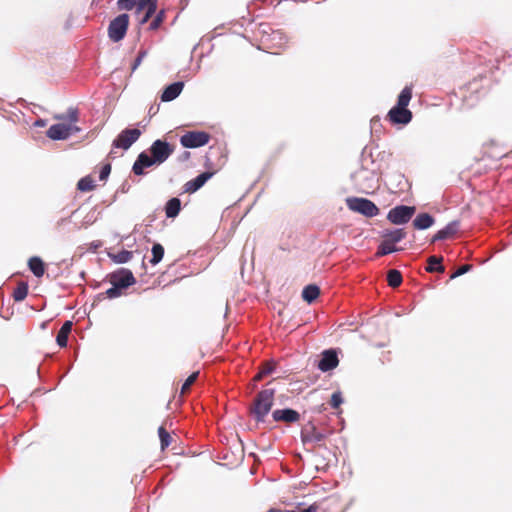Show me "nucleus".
I'll list each match as a JSON object with an SVG mask.
<instances>
[{
    "label": "nucleus",
    "instance_id": "nucleus-16",
    "mask_svg": "<svg viewBox=\"0 0 512 512\" xmlns=\"http://www.w3.org/2000/svg\"><path fill=\"white\" fill-rule=\"evenodd\" d=\"M272 418L275 422L295 423L299 421L300 414L292 408H283L274 410Z\"/></svg>",
    "mask_w": 512,
    "mask_h": 512
},
{
    "label": "nucleus",
    "instance_id": "nucleus-39",
    "mask_svg": "<svg viewBox=\"0 0 512 512\" xmlns=\"http://www.w3.org/2000/svg\"><path fill=\"white\" fill-rule=\"evenodd\" d=\"M344 402V399H343V396H342V393L341 391H335L332 395H331V400H330V404L333 408L337 409L339 408V406Z\"/></svg>",
    "mask_w": 512,
    "mask_h": 512
},
{
    "label": "nucleus",
    "instance_id": "nucleus-52",
    "mask_svg": "<svg viewBox=\"0 0 512 512\" xmlns=\"http://www.w3.org/2000/svg\"><path fill=\"white\" fill-rule=\"evenodd\" d=\"M35 125L38 126V127H43L46 125V121L43 120V119H38L36 122H35Z\"/></svg>",
    "mask_w": 512,
    "mask_h": 512
},
{
    "label": "nucleus",
    "instance_id": "nucleus-7",
    "mask_svg": "<svg viewBox=\"0 0 512 512\" xmlns=\"http://www.w3.org/2000/svg\"><path fill=\"white\" fill-rule=\"evenodd\" d=\"M210 134L206 131H188L180 137V144L184 148L194 149L209 143Z\"/></svg>",
    "mask_w": 512,
    "mask_h": 512
},
{
    "label": "nucleus",
    "instance_id": "nucleus-13",
    "mask_svg": "<svg viewBox=\"0 0 512 512\" xmlns=\"http://www.w3.org/2000/svg\"><path fill=\"white\" fill-rule=\"evenodd\" d=\"M154 165H159L158 162L153 158L150 154H147L145 151L139 153L137 156L133 166L132 172L137 176H142L145 174L144 169L152 167Z\"/></svg>",
    "mask_w": 512,
    "mask_h": 512
},
{
    "label": "nucleus",
    "instance_id": "nucleus-2",
    "mask_svg": "<svg viewBox=\"0 0 512 512\" xmlns=\"http://www.w3.org/2000/svg\"><path fill=\"white\" fill-rule=\"evenodd\" d=\"M275 389H263L257 393L250 407V414L257 423H263L274 404Z\"/></svg>",
    "mask_w": 512,
    "mask_h": 512
},
{
    "label": "nucleus",
    "instance_id": "nucleus-36",
    "mask_svg": "<svg viewBox=\"0 0 512 512\" xmlns=\"http://www.w3.org/2000/svg\"><path fill=\"white\" fill-rule=\"evenodd\" d=\"M198 376H199V371H196V372H193L192 374H190L186 378V380L184 381V383L182 384V387H181L182 394L187 393L189 391L190 387L195 383Z\"/></svg>",
    "mask_w": 512,
    "mask_h": 512
},
{
    "label": "nucleus",
    "instance_id": "nucleus-8",
    "mask_svg": "<svg viewBox=\"0 0 512 512\" xmlns=\"http://www.w3.org/2000/svg\"><path fill=\"white\" fill-rule=\"evenodd\" d=\"M141 134L142 132L138 128H126L113 140L112 146L114 148L128 150L139 139Z\"/></svg>",
    "mask_w": 512,
    "mask_h": 512
},
{
    "label": "nucleus",
    "instance_id": "nucleus-15",
    "mask_svg": "<svg viewBox=\"0 0 512 512\" xmlns=\"http://www.w3.org/2000/svg\"><path fill=\"white\" fill-rule=\"evenodd\" d=\"M46 135L54 141L66 140L71 136V128L64 123L53 124L47 130Z\"/></svg>",
    "mask_w": 512,
    "mask_h": 512
},
{
    "label": "nucleus",
    "instance_id": "nucleus-24",
    "mask_svg": "<svg viewBox=\"0 0 512 512\" xmlns=\"http://www.w3.org/2000/svg\"><path fill=\"white\" fill-rule=\"evenodd\" d=\"M165 214L167 218H175L181 210V201L177 197L170 198L165 204Z\"/></svg>",
    "mask_w": 512,
    "mask_h": 512
},
{
    "label": "nucleus",
    "instance_id": "nucleus-47",
    "mask_svg": "<svg viewBox=\"0 0 512 512\" xmlns=\"http://www.w3.org/2000/svg\"><path fill=\"white\" fill-rule=\"evenodd\" d=\"M273 34H274L273 39H276L278 37L280 40V44L287 43V36L283 32L276 31Z\"/></svg>",
    "mask_w": 512,
    "mask_h": 512
},
{
    "label": "nucleus",
    "instance_id": "nucleus-43",
    "mask_svg": "<svg viewBox=\"0 0 512 512\" xmlns=\"http://www.w3.org/2000/svg\"><path fill=\"white\" fill-rule=\"evenodd\" d=\"M471 269H472V265H469V264L462 265L455 272L452 273V275L450 276V279H455V278L469 272Z\"/></svg>",
    "mask_w": 512,
    "mask_h": 512
},
{
    "label": "nucleus",
    "instance_id": "nucleus-19",
    "mask_svg": "<svg viewBox=\"0 0 512 512\" xmlns=\"http://www.w3.org/2000/svg\"><path fill=\"white\" fill-rule=\"evenodd\" d=\"M380 236L383 238V240L395 245L396 243L405 239L406 232L402 228L384 229L380 232Z\"/></svg>",
    "mask_w": 512,
    "mask_h": 512
},
{
    "label": "nucleus",
    "instance_id": "nucleus-58",
    "mask_svg": "<svg viewBox=\"0 0 512 512\" xmlns=\"http://www.w3.org/2000/svg\"><path fill=\"white\" fill-rule=\"evenodd\" d=\"M80 277H81L82 279H84V277H85V272H84V271H82V272L80 273Z\"/></svg>",
    "mask_w": 512,
    "mask_h": 512
},
{
    "label": "nucleus",
    "instance_id": "nucleus-31",
    "mask_svg": "<svg viewBox=\"0 0 512 512\" xmlns=\"http://www.w3.org/2000/svg\"><path fill=\"white\" fill-rule=\"evenodd\" d=\"M57 120H68L71 123H76L79 120V112L77 108L69 107L66 114L55 115Z\"/></svg>",
    "mask_w": 512,
    "mask_h": 512
},
{
    "label": "nucleus",
    "instance_id": "nucleus-46",
    "mask_svg": "<svg viewBox=\"0 0 512 512\" xmlns=\"http://www.w3.org/2000/svg\"><path fill=\"white\" fill-rule=\"evenodd\" d=\"M393 177L395 178V180L398 182V187L400 190H403L404 187L402 186V182H406L405 178H404V175L401 174V173H396L393 175Z\"/></svg>",
    "mask_w": 512,
    "mask_h": 512
},
{
    "label": "nucleus",
    "instance_id": "nucleus-48",
    "mask_svg": "<svg viewBox=\"0 0 512 512\" xmlns=\"http://www.w3.org/2000/svg\"><path fill=\"white\" fill-rule=\"evenodd\" d=\"M191 153L189 151H184L182 154L178 156L179 162H186L190 159Z\"/></svg>",
    "mask_w": 512,
    "mask_h": 512
},
{
    "label": "nucleus",
    "instance_id": "nucleus-57",
    "mask_svg": "<svg viewBox=\"0 0 512 512\" xmlns=\"http://www.w3.org/2000/svg\"><path fill=\"white\" fill-rule=\"evenodd\" d=\"M142 267L145 268L146 267V264H145V257H143V260H142Z\"/></svg>",
    "mask_w": 512,
    "mask_h": 512
},
{
    "label": "nucleus",
    "instance_id": "nucleus-53",
    "mask_svg": "<svg viewBox=\"0 0 512 512\" xmlns=\"http://www.w3.org/2000/svg\"><path fill=\"white\" fill-rule=\"evenodd\" d=\"M158 107L154 108L153 106L150 107L149 109V114L152 116V115H155L158 111Z\"/></svg>",
    "mask_w": 512,
    "mask_h": 512
},
{
    "label": "nucleus",
    "instance_id": "nucleus-55",
    "mask_svg": "<svg viewBox=\"0 0 512 512\" xmlns=\"http://www.w3.org/2000/svg\"><path fill=\"white\" fill-rule=\"evenodd\" d=\"M379 122V119H372L371 120V124L374 126L376 123Z\"/></svg>",
    "mask_w": 512,
    "mask_h": 512
},
{
    "label": "nucleus",
    "instance_id": "nucleus-27",
    "mask_svg": "<svg viewBox=\"0 0 512 512\" xmlns=\"http://www.w3.org/2000/svg\"><path fill=\"white\" fill-rule=\"evenodd\" d=\"M108 256L116 264H125L130 261L133 256V252L122 249L118 253H109Z\"/></svg>",
    "mask_w": 512,
    "mask_h": 512
},
{
    "label": "nucleus",
    "instance_id": "nucleus-50",
    "mask_svg": "<svg viewBox=\"0 0 512 512\" xmlns=\"http://www.w3.org/2000/svg\"><path fill=\"white\" fill-rule=\"evenodd\" d=\"M135 7H136V11L135 12H136L137 15H139L143 10L146 11V6L143 3H141L140 1L136 0Z\"/></svg>",
    "mask_w": 512,
    "mask_h": 512
},
{
    "label": "nucleus",
    "instance_id": "nucleus-5",
    "mask_svg": "<svg viewBox=\"0 0 512 512\" xmlns=\"http://www.w3.org/2000/svg\"><path fill=\"white\" fill-rule=\"evenodd\" d=\"M416 212L415 206H408L404 204L396 205L391 208L387 213V220L394 225L407 224Z\"/></svg>",
    "mask_w": 512,
    "mask_h": 512
},
{
    "label": "nucleus",
    "instance_id": "nucleus-34",
    "mask_svg": "<svg viewBox=\"0 0 512 512\" xmlns=\"http://www.w3.org/2000/svg\"><path fill=\"white\" fill-rule=\"evenodd\" d=\"M158 436L160 439L161 449L164 450L165 448H167L170 445L171 436H170L169 432L163 426H160L158 428Z\"/></svg>",
    "mask_w": 512,
    "mask_h": 512
},
{
    "label": "nucleus",
    "instance_id": "nucleus-56",
    "mask_svg": "<svg viewBox=\"0 0 512 512\" xmlns=\"http://www.w3.org/2000/svg\"><path fill=\"white\" fill-rule=\"evenodd\" d=\"M99 287H100V283H99V282H97L96 284H94V285H93V288H94V289H97V288H99Z\"/></svg>",
    "mask_w": 512,
    "mask_h": 512
},
{
    "label": "nucleus",
    "instance_id": "nucleus-35",
    "mask_svg": "<svg viewBox=\"0 0 512 512\" xmlns=\"http://www.w3.org/2000/svg\"><path fill=\"white\" fill-rule=\"evenodd\" d=\"M275 370V365L273 363H266L262 366L259 372L255 375L254 380L259 381L263 377L270 375Z\"/></svg>",
    "mask_w": 512,
    "mask_h": 512
},
{
    "label": "nucleus",
    "instance_id": "nucleus-14",
    "mask_svg": "<svg viewBox=\"0 0 512 512\" xmlns=\"http://www.w3.org/2000/svg\"><path fill=\"white\" fill-rule=\"evenodd\" d=\"M214 174V171H204L200 173L195 178L185 183L184 192L195 193L200 188H202L205 183L213 177Z\"/></svg>",
    "mask_w": 512,
    "mask_h": 512
},
{
    "label": "nucleus",
    "instance_id": "nucleus-22",
    "mask_svg": "<svg viewBox=\"0 0 512 512\" xmlns=\"http://www.w3.org/2000/svg\"><path fill=\"white\" fill-rule=\"evenodd\" d=\"M28 268L37 278L42 277L45 273V263L39 256H32L29 258Z\"/></svg>",
    "mask_w": 512,
    "mask_h": 512
},
{
    "label": "nucleus",
    "instance_id": "nucleus-30",
    "mask_svg": "<svg viewBox=\"0 0 512 512\" xmlns=\"http://www.w3.org/2000/svg\"><path fill=\"white\" fill-rule=\"evenodd\" d=\"M402 274L399 270L391 269L387 272V282L392 288H396L402 283Z\"/></svg>",
    "mask_w": 512,
    "mask_h": 512
},
{
    "label": "nucleus",
    "instance_id": "nucleus-6",
    "mask_svg": "<svg viewBox=\"0 0 512 512\" xmlns=\"http://www.w3.org/2000/svg\"><path fill=\"white\" fill-rule=\"evenodd\" d=\"M129 15L126 13L120 14L115 17L108 26V36L113 42L121 41L128 29Z\"/></svg>",
    "mask_w": 512,
    "mask_h": 512
},
{
    "label": "nucleus",
    "instance_id": "nucleus-38",
    "mask_svg": "<svg viewBox=\"0 0 512 512\" xmlns=\"http://www.w3.org/2000/svg\"><path fill=\"white\" fill-rule=\"evenodd\" d=\"M318 508H319V506L316 503H313L305 509H300L299 507L297 510H279V509L271 508L267 512H316L318 510Z\"/></svg>",
    "mask_w": 512,
    "mask_h": 512
},
{
    "label": "nucleus",
    "instance_id": "nucleus-44",
    "mask_svg": "<svg viewBox=\"0 0 512 512\" xmlns=\"http://www.w3.org/2000/svg\"><path fill=\"white\" fill-rule=\"evenodd\" d=\"M156 13V10H152V8H148L146 9V11L144 12V14L141 16V18H139L138 22H139V25H144L146 24L150 18L152 16H154V14Z\"/></svg>",
    "mask_w": 512,
    "mask_h": 512
},
{
    "label": "nucleus",
    "instance_id": "nucleus-37",
    "mask_svg": "<svg viewBox=\"0 0 512 512\" xmlns=\"http://www.w3.org/2000/svg\"><path fill=\"white\" fill-rule=\"evenodd\" d=\"M154 15V19L149 24V30L151 31L157 30L160 27L165 18V11L161 10L158 13H155Z\"/></svg>",
    "mask_w": 512,
    "mask_h": 512
},
{
    "label": "nucleus",
    "instance_id": "nucleus-3",
    "mask_svg": "<svg viewBox=\"0 0 512 512\" xmlns=\"http://www.w3.org/2000/svg\"><path fill=\"white\" fill-rule=\"evenodd\" d=\"M356 189L365 194H371L379 187V178L374 169L361 166L358 170L351 174Z\"/></svg>",
    "mask_w": 512,
    "mask_h": 512
},
{
    "label": "nucleus",
    "instance_id": "nucleus-40",
    "mask_svg": "<svg viewBox=\"0 0 512 512\" xmlns=\"http://www.w3.org/2000/svg\"><path fill=\"white\" fill-rule=\"evenodd\" d=\"M136 5V0H118L117 7L120 10H132Z\"/></svg>",
    "mask_w": 512,
    "mask_h": 512
},
{
    "label": "nucleus",
    "instance_id": "nucleus-18",
    "mask_svg": "<svg viewBox=\"0 0 512 512\" xmlns=\"http://www.w3.org/2000/svg\"><path fill=\"white\" fill-rule=\"evenodd\" d=\"M184 88V82L183 81H176L169 85H167L161 96L160 99L162 102H171L175 100L182 92Z\"/></svg>",
    "mask_w": 512,
    "mask_h": 512
},
{
    "label": "nucleus",
    "instance_id": "nucleus-49",
    "mask_svg": "<svg viewBox=\"0 0 512 512\" xmlns=\"http://www.w3.org/2000/svg\"><path fill=\"white\" fill-rule=\"evenodd\" d=\"M130 183L127 181H124L121 186L119 187V190L121 193H127L130 190Z\"/></svg>",
    "mask_w": 512,
    "mask_h": 512
},
{
    "label": "nucleus",
    "instance_id": "nucleus-10",
    "mask_svg": "<svg viewBox=\"0 0 512 512\" xmlns=\"http://www.w3.org/2000/svg\"><path fill=\"white\" fill-rule=\"evenodd\" d=\"M339 350L336 348L325 349L321 352L317 362V368L321 372H329L339 365Z\"/></svg>",
    "mask_w": 512,
    "mask_h": 512
},
{
    "label": "nucleus",
    "instance_id": "nucleus-45",
    "mask_svg": "<svg viewBox=\"0 0 512 512\" xmlns=\"http://www.w3.org/2000/svg\"><path fill=\"white\" fill-rule=\"evenodd\" d=\"M75 213H76V210H75V211H73L69 217H62V218H60V219L56 222V224H55V228H56L57 230H59V231H60L61 227H62L64 224H66L67 222H69V221H70L71 216H73Z\"/></svg>",
    "mask_w": 512,
    "mask_h": 512
},
{
    "label": "nucleus",
    "instance_id": "nucleus-33",
    "mask_svg": "<svg viewBox=\"0 0 512 512\" xmlns=\"http://www.w3.org/2000/svg\"><path fill=\"white\" fill-rule=\"evenodd\" d=\"M94 187V181L90 176L82 177L77 183V189L81 192L91 191Z\"/></svg>",
    "mask_w": 512,
    "mask_h": 512
},
{
    "label": "nucleus",
    "instance_id": "nucleus-11",
    "mask_svg": "<svg viewBox=\"0 0 512 512\" xmlns=\"http://www.w3.org/2000/svg\"><path fill=\"white\" fill-rule=\"evenodd\" d=\"M413 118L412 112L408 108H399L394 105L387 114V119L393 125H407Z\"/></svg>",
    "mask_w": 512,
    "mask_h": 512
},
{
    "label": "nucleus",
    "instance_id": "nucleus-32",
    "mask_svg": "<svg viewBox=\"0 0 512 512\" xmlns=\"http://www.w3.org/2000/svg\"><path fill=\"white\" fill-rule=\"evenodd\" d=\"M28 295V284L21 282L13 292V299L16 302L23 301Z\"/></svg>",
    "mask_w": 512,
    "mask_h": 512
},
{
    "label": "nucleus",
    "instance_id": "nucleus-54",
    "mask_svg": "<svg viewBox=\"0 0 512 512\" xmlns=\"http://www.w3.org/2000/svg\"><path fill=\"white\" fill-rule=\"evenodd\" d=\"M100 245H101L100 243L93 242L92 243V249L96 250V249H98L100 247Z\"/></svg>",
    "mask_w": 512,
    "mask_h": 512
},
{
    "label": "nucleus",
    "instance_id": "nucleus-12",
    "mask_svg": "<svg viewBox=\"0 0 512 512\" xmlns=\"http://www.w3.org/2000/svg\"><path fill=\"white\" fill-rule=\"evenodd\" d=\"M300 437L303 444L320 443L326 439L327 434L318 431L316 426L312 422H309L302 428Z\"/></svg>",
    "mask_w": 512,
    "mask_h": 512
},
{
    "label": "nucleus",
    "instance_id": "nucleus-26",
    "mask_svg": "<svg viewBox=\"0 0 512 512\" xmlns=\"http://www.w3.org/2000/svg\"><path fill=\"white\" fill-rule=\"evenodd\" d=\"M412 98V88L405 86L397 98L396 106L399 108H407Z\"/></svg>",
    "mask_w": 512,
    "mask_h": 512
},
{
    "label": "nucleus",
    "instance_id": "nucleus-42",
    "mask_svg": "<svg viewBox=\"0 0 512 512\" xmlns=\"http://www.w3.org/2000/svg\"><path fill=\"white\" fill-rule=\"evenodd\" d=\"M110 173H111V164L110 163L104 164L101 167L100 172H99V180L100 181L107 180Z\"/></svg>",
    "mask_w": 512,
    "mask_h": 512
},
{
    "label": "nucleus",
    "instance_id": "nucleus-41",
    "mask_svg": "<svg viewBox=\"0 0 512 512\" xmlns=\"http://www.w3.org/2000/svg\"><path fill=\"white\" fill-rule=\"evenodd\" d=\"M146 55H147V50H145V49H141L138 52V55L135 58L134 62L132 63V66H131L132 72H134L140 66V64L142 63L143 59L146 57Z\"/></svg>",
    "mask_w": 512,
    "mask_h": 512
},
{
    "label": "nucleus",
    "instance_id": "nucleus-23",
    "mask_svg": "<svg viewBox=\"0 0 512 512\" xmlns=\"http://www.w3.org/2000/svg\"><path fill=\"white\" fill-rule=\"evenodd\" d=\"M426 271L429 273H444L443 257L436 255L428 257Z\"/></svg>",
    "mask_w": 512,
    "mask_h": 512
},
{
    "label": "nucleus",
    "instance_id": "nucleus-29",
    "mask_svg": "<svg viewBox=\"0 0 512 512\" xmlns=\"http://www.w3.org/2000/svg\"><path fill=\"white\" fill-rule=\"evenodd\" d=\"M152 257L150 259V263L152 265H157L160 263L164 257V247L160 243H154L151 248Z\"/></svg>",
    "mask_w": 512,
    "mask_h": 512
},
{
    "label": "nucleus",
    "instance_id": "nucleus-25",
    "mask_svg": "<svg viewBox=\"0 0 512 512\" xmlns=\"http://www.w3.org/2000/svg\"><path fill=\"white\" fill-rule=\"evenodd\" d=\"M320 295V288L316 284H308L302 290V298L308 304L314 302Z\"/></svg>",
    "mask_w": 512,
    "mask_h": 512
},
{
    "label": "nucleus",
    "instance_id": "nucleus-28",
    "mask_svg": "<svg viewBox=\"0 0 512 512\" xmlns=\"http://www.w3.org/2000/svg\"><path fill=\"white\" fill-rule=\"evenodd\" d=\"M400 250H401V248L397 247L396 245L391 244V243L383 240L378 245L376 256L377 257H382V256H385V255H388V254H391V253L398 252Z\"/></svg>",
    "mask_w": 512,
    "mask_h": 512
},
{
    "label": "nucleus",
    "instance_id": "nucleus-21",
    "mask_svg": "<svg viewBox=\"0 0 512 512\" xmlns=\"http://www.w3.org/2000/svg\"><path fill=\"white\" fill-rule=\"evenodd\" d=\"M73 327V323L70 320L65 321L60 330L57 333L56 336V343L61 347L64 348L68 344V336L71 333Z\"/></svg>",
    "mask_w": 512,
    "mask_h": 512
},
{
    "label": "nucleus",
    "instance_id": "nucleus-9",
    "mask_svg": "<svg viewBox=\"0 0 512 512\" xmlns=\"http://www.w3.org/2000/svg\"><path fill=\"white\" fill-rule=\"evenodd\" d=\"M149 151L153 158L160 165L171 156L174 151V146L166 140L157 139L151 144Z\"/></svg>",
    "mask_w": 512,
    "mask_h": 512
},
{
    "label": "nucleus",
    "instance_id": "nucleus-51",
    "mask_svg": "<svg viewBox=\"0 0 512 512\" xmlns=\"http://www.w3.org/2000/svg\"><path fill=\"white\" fill-rule=\"evenodd\" d=\"M67 125L69 128H71V135L81 131L80 127H78V126L71 125V124H67Z\"/></svg>",
    "mask_w": 512,
    "mask_h": 512
},
{
    "label": "nucleus",
    "instance_id": "nucleus-4",
    "mask_svg": "<svg viewBox=\"0 0 512 512\" xmlns=\"http://www.w3.org/2000/svg\"><path fill=\"white\" fill-rule=\"evenodd\" d=\"M346 205L349 210L357 212L367 218L375 217L380 213V209L377 205L367 198L348 197L346 198Z\"/></svg>",
    "mask_w": 512,
    "mask_h": 512
},
{
    "label": "nucleus",
    "instance_id": "nucleus-20",
    "mask_svg": "<svg viewBox=\"0 0 512 512\" xmlns=\"http://www.w3.org/2000/svg\"><path fill=\"white\" fill-rule=\"evenodd\" d=\"M435 223V218L427 213V212H422V213H419L416 215V217L414 218L413 220V227L416 229V230H426L428 228H430L431 226H433Z\"/></svg>",
    "mask_w": 512,
    "mask_h": 512
},
{
    "label": "nucleus",
    "instance_id": "nucleus-17",
    "mask_svg": "<svg viewBox=\"0 0 512 512\" xmlns=\"http://www.w3.org/2000/svg\"><path fill=\"white\" fill-rule=\"evenodd\" d=\"M459 221L453 220L449 222L445 227L438 230L433 237L431 238V243H435L437 241L446 240L452 236H454L459 229Z\"/></svg>",
    "mask_w": 512,
    "mask_h": 512
},
{
    "label": "nucleus",
    "instance_id": "nucleus-1",
    "mask_svg": "<svg viewBox=\"0 0 512 512\" xmlns=\"http://www.w3.org/2000/svg\"><path fill=\"white\" fill-rule=\"evenodd\" d=\"M105 280L111 284V287L105 292L97 294L95 296L93 305L105 298L116 299L120 297L126 289L136 283V278L134 277L132 271L123 267L107 274Z\"/></svg>",
    "mask_w": 512,
    "mask_h": 512
}]
</instances>
